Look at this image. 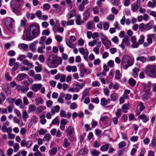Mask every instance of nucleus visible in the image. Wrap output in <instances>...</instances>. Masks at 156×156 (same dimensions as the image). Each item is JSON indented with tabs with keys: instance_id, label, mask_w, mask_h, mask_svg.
Segmentation results:
<instances>
[{
	"instance_id": "63",
	"label": "nucleus",
	"mask_w": 156,
	"mask_h": 156,
	"mask_svg": "<svg viewBox=\"0 0 156 156\" xmlns=\"http://www.w3.org/2000/svg\"><path fill=\"white\" fill-rule=\"evenodd\" d=\"M156 137H155L153 138V139L151 141V144H150L151 145V146L154 147H155V145L156 144Z\"/></svg>"
},
{
	"instance_id": "12",
	"label": "nucleus",
	"mask_w": 156,
	"mask_h": 156,
	"mask_svg": "<svg viewBox=\"0 0 156 156\" xmlns=\"http://www.w3.org/2000/svg\"><path fill=\"white\" fill-rule=\"evenodd\" d=\"M155 36V34H149L147 35V40L148 43L151 44L153 43L152 39L154 38Z\"/></svg>"
},
{
	"instance_id": "49",
	"label": "nucleus",
	"mask_w": 156,
	"mask_h": 156,
	"mask_svg": "<svg viewBox=\"0 0 156 156\" xmlns=\"http://www.w3.org/2000/svg\"><path fill=\"white\" fill-rule=\"evenodd\" d=\"M122 114V110L121 109H117V111L115 113V115L117 116V117L119 118L121 116Z\"/></svg>"
},
{
	"instance_id": "21",
	"label": "nucleus",
	"mask_w": 156,
	"mask_h": 156,
	"mask_svg": "<svg viewBox=\"0 0 156 156\" xmlns=\"http://www.w3.org/2000/svg\"><path fill=\"white\" fill-rule=\"evenodd\" d=\"M83 15L84 19L86 20H88L90 15V13L88 9H87L83 13Z\"/></svg>"
},
{
	"instance_id": "50",
	"label": "nucleus",
	"mask_w": 156,
	"mask_h": 156,
	"mask_svg": "<svg viewBox=\"0 0 156 156\" xmlns=\"http://www.w3.org/2000/svg\"><path fill=\"white\" fill-rule=\"evenodd\" d=\"M16 61L15 58H10L9 60V65L10 66H12L14 64Z\"/></svg>"
},
{
	"instance_id": "61",
	"label": "nucleus",
	"mask_w": 156,
	"mask_h": 156,
	"mask_svg": "<svg viewBox=\"0 0 156 156\" xmlns=\"http://www.w3.org/2000/svg\"><path fill=\"white\" fill-rule=\"evenodd\" d=\"M26 133V130L24 128H22L20 130V134L21 135L24 136L25 135Z\"/></svg>"
},
{
	"instance_id": "32",
	"label": "nucleus",
	"mask_w": 156,
	"mask_h": 156,
	"mask_svg": "<svg viewBox=\"0 0 156 156\" xmlns=\"http://www.w3.org/2000/svg\"><path fill=\"white\" fill-rule=\"evenodd\" d=\"M133 74H132L133 77L136 78L137 77L139 70L136 67L134 68L133 70Z\"/></svg>"
},
{
	"instance_id": "45",
	"label": "nucleus",
	"mask_w": 156,
	"mask_h": 156,
	"mask_svg": "<svg viewBox=\"0 0 156 156\" xmlns=\"http://www.w3.org/2000/svg\"><path fill=\"white\" fill-rule=\"evenodd\" d=\"M76 92H78L80 90L82 89L83 87V84H80L79 83H77L76 84Z\"/></svg>"
},
{
	"instance_id": "60",
	"label": "nucleus",
	"mask_w": 156,
	"mask_h": 156,
	"mask_svg": "<svg viewBox=\"0 0 156 156\" xmlns=\"http://www.w3.org/2000/svg\"><path fill=\"white\" fill-rule=\"evenodd\" d=\"M138 139V137L137 136H133L130 138V141L133 142L136 141Z\"/></svg>"
},
{
	"instance_id": "44",
	"label": "nucleus",
	"mask_w": 156,
	"mask_h": 156,
	"mask_svg": "<svg viewBox=\"0 0 156 156\" xmlns=\"http://www.w3.org/2000/svg\"><path fill=\"white\" fill-rule=\"evenodd\" d=\"M30 49L33 52H34L36 50V46L34 43H31L29 46Z\"/></svg>"
},
{
	"instance_id": "52",
	"label": "nucleus",
	"mask_w": 156,
	"mask_h": 156,
	"mask_svg": "<svg viewBox=\"0 0 156 156\" xmlns=\"http://www.w3.org/2000/svg\"><path fill=\"white\" fill-rule=\"evenodd\" d=\"M66 112L62 110H61L60 113V116L62 117H66Z\"/></svg>"
},
{
	"instance_id": "8",
	"label": "nucleus",
	"mask_w": 156,
	"mask_h": 156,
	"mask_svg": "<svg viewBox=\"0 0 156 156\" xmlns=\"http://www.w3.org/2000/svg\"><path fill=\"white\" fill-rule=\"evenodd\" d=\"M79 52L83 55L84 58L86 59L87 58L89 52L87 49H84L83 47L79 48Z\"/></svg>"
},
{
	"instance_id": "19",
	"label": "nucleus",
	"mask_w": 156,
	"mask_h": 156,
	"mask_svg": "<svg viewBox=\"0 0 156 156\" xmlns=\"http://www.w3.org/2000/svg\"><path fill=\"white\" fill-rule=\"evenodd\" d=\"M60 110V107L58 105H56L54 107H52L51 108V112L53 114L56 112H58Z\"/></svg>"
},
{
	"instance_id": "24",
	"label": "nucleus",
	"mask_w": 156,
	"mask_h": 156,
	"mask_svg": "<svg viewBox=\"0 0 156 156\" xmlns=\"http://www.w3.org/2000/svg\"><path fill=\"white\" fill-rule=\"evenodd\" d=\"M129 105L126 104L123 105L122 107V112L124 113L127 112V110L129 109Z\"/></svg>"
},
{
	"instance_id": "33",
	"label": "nucleus",
	"mask_w": 156,
	"mask_h": 156,
	"mask_svg": "<svg viewBox=\"0 0 156 156\" xmlns=\"http://www.w3.org/2000/svg\"><path fill=\"white\" fill-rule=\"evenodd\" d=\"M27 22L26 19L25 18H23L20 20V26L21 27H24L26 26V24Z\"/></svg>"
},
{
	"instance_id": "59",
	"label": "nucleus",
	"mask_w": 156,
	"mask_h": 156,
	"mask_svg": "<svg viewBox=\"0 0 156 156\" xmlns=\"http://www.w3.org/2000/svg\"><path fill=\"white\" fill-rule=\"evenodd\" d=\"M55 38L58 42H60L62 41L63 37L60 35H57L55 36Z\"/></svg>"
},
{
	"instance_id": "9",
	"label": "nucleus",
	"mask_w": 156,
	"mask_h": 156,
	"mask_svg": "<svg viewBox=\"0 0 156 156\" xmlns=\"http://www.w3.org/2000/svg\"><path fill=\"white\" fill-rule=\"evenodd\" d=\"M42 87V85L41 83L34 84L31 86V90L34 92H37Z\"/></svg>"
},
{
	"instance_id": "62",
	"label": "nucleus",
	"mask_w": 156,
	"mask_h": 156,
	"mask_svg": "<svg viewBox=\"0 0 156 156\" xmlns=\"http://www.w3.org/2000/svg\"><path fill=\"white\" fill-rule=\"evenodd\" d=\"M36 15L38 18L40 19L42 16V12L40 10L37 11L36 12Z\"/></svg>"
},
{
	"instance_id": "13",
	"label": "nucleus",
	"mask_w": 156,
	"mask_h": 156,
	"mask_svg": "<svg viewBox=\"0 0 156 156\" xmlns=\"http://www.w3.org/2000/svg\"><path fill=\"white\" fill-rule=\"evenodd\" d=\"M144 91L145 92H150L149 91L151 90V83L150 82H148V84H144Z\"/></svg>"
},
{
	"instance_id": "4",
	"label": "nucleus",
	"mask_w": 156,
	"mask_h": 156,
	"mask_svg": "<svg viewBox=\"0 0 156 156\" xmlns=\"http://www.w3.org/2000/svg\"><path fill=\"white\" fill-rule=\"evenodd\" d=\"M58 57L55 55H50L48 59L47 64L50 68L56 67L58 65L56 63Z\"/></svg>"
},
{
	"instance_id": "36",
	"label": "nucleus",
	"mask_w": 156,
	"mask_h": 156,
	"mask_svg": "<svg viewBox=\"0 0 156 156\" xmlns=\"http://www.w3.org/2000/svg\"><path fill=\"white\" fill-rule=\"evenodd\" d=\"M94 23V22L92 21H89L88 22L87 24V28L88 30H91L93 28V25Z\"/></svg>"
},
{
	"instance_id": "7",
	"label": "nucleus",
	"mask_w": 156,
	"mask_h": 156,
	"mask_svg": "<svg viewBox=\"0 0 156 156\" xmlns=\"http://www.w3.org/2000/svg\"><path fill=\"white\" fill-rule=\"evenodd\" d=\"M23 0H12L11 6L13 9H17L20 8L22 3Z\"/></svg>"
},
{
	"instance_id": "56",
	"label": "nucleus",
	"mask_w": 156,
	"mask_h": 156,
	"mask_svg": "<svg viewBox=\"0 0 156 156\" xmlns=\"http://www.w3.org/2000/svg\"><path fill=\"white\" fill-rule=\"evenodd\" d=\"M59 121L58 119L56 117L52 121V123L55 125H58L59 123Z\"/></svg>"
},
{
	"instance_id": "57",
	"label": "nucleus",
	"mask_w": 156,
	"mask_h": 156,
	"mask_svg": "<svg viewBox=\"0 0 156 156\" xmlns=\"http://www.w3.org/2000/svg\"><path fill=\"white\" fill-rule=\"evenodd\" d=\"M109 23L108 22H105L103 24V28L104 30H107L109 28Z\"/></svg>"
},
{
	"instance_id": "34",
	"label": "nucleus",
	"mask_w": 156,
	"mask_h": 156,
	"mask_svg": "<svg viewBox=\"0 0 156 156\" xmlns=\"http://www.w3.org/2000/svg\"><path fill=\"white\" fill-rule=\"evenodd\" d=\"M35 101H36V105L42 104L43 102V99L40 97L36 98Z\"/></svg>"
},
{
	"instance_id": "47",
	"label": "nucleus",
	"mask_w": 156,
	"mask_h": 156,
	"mask_svg": "<svg viewBox=\"0 0 156 156\" xmlns=\"http://www.w3.org/2000/svg\"><path fill=\"white\" fill-rule=\"evenodd\" d=\"M14 151L15 152H17L19 149V145L17 143H15L13 145Z\"/></svg>"
},
{
	"instance_id": "26",
	"label": "nucleus",
	"mask_w": 156,
	"mask_h": 156,
	"mask_svg": "<svg viewBox=\"0 0 156 156\" xmlns=\"http://www.w3.org/2000/svg\"><path fill=\"white\" fill-rule=\"evenodd\" d=\"M66 42L67 45L71 48H74L76 47V45L73 44L71 43L70 41L68 39H66Z\"/></svg>"
},
{
	"instance_id": "1",
	"label": "nucleus",
	"mask_w": 156,
	"mask_h": 156,
	"mask_svg": "<svg viewBox=\"0 0 156 156\" xmlns=\"http://www.w3.org/2000/svg\"><path fill=\"white\" fill-rule=\"evenodd\" d=\"M40 33L39 26L33 24L29 26L26 31V37L29 40H31L35 38Z\"/></svg>"
},
{
	"instance_id": "39",
	"label": "nucleus",
	"mask_w": 156,
	"mask_h": 156,
	"mask_svg": "<svg viewBox=\"0 0 156 156\" xmlns=\"http://www.w3.org/2000/svg\"><path fill=\"white\" fill-rule=\"evenodd\" d=\"M121 76L120 71L118 70H116L115 72V78L116 79H121Z\"/></svg>"
},
{
	"instance_id": "22",
	"label": "nucleus",
	"mask_w": 156,
	"mask_h": 156,
	"mask_svg": "<svg viewBox=\"0 0 156 156\" xmlns=\"http://www.w3.org/2000/svg\"><path fill=\"white\" fill-rule=\"evenodd\" d=\"M36 109V106L34 105H30L28 106V108L27 112L30 113L31 112H34Z\"/></svg>"
},
{
	"instance_id": "11",
	"label": "nucleus",
	"mask_w": 156,
	"mask_h": 156,
	"mask_svg": "<svg viewBox=\"0 0 156 156\" xmlns=\"http://www.w3.org/2000/svg\"><path fill=\"white\" fill-rule=\"evenodd\" d=\"M140 6V2L137 1L131 5V9L133 11H136L137 10Z\"/></svg>"
},
{
	"instance_id": "17",
	"label": "nucleus",
	"mask_w": 156,
	"mask_h": 156,
	"mask_svg": "<svg viewBox=\"0 0 156 156\" xmlns=\"http://www.w3.org/2000/svg\"><path fill=\"white\" fill-rule=\"evenodd\" d=\"M153 22L150 21L145 25L144 27V29L147 31L150 30L153 28Z\"/></svg>"
},
{
	"instance_id": "3",
	"label": "nucleus",
	"mask_w": 156,
	"mask_h": 156,
	"mask_svg": "<svg viewBox=\"0 0 156 156\" xmlns=\"http://www.w3.org/2000/svg\"><path fill=\"white\" fill-rule=\"evenodd\" d=\"M145 73L148 76L154 78H156V65H147L145 69Z\"/></svg>"
},
{
	"instance_id": "35",
	"label": "nucleus",
	"mask_w": 156,
	"mask_h": 156,
	"mask_svg": "<svg viewBox=\"0 0 156 156\" xmlns=\"http://www.w3.org/2000/svg\"><path fill=\"white\" fill-rule=\"evenodd\" d=\"M109 101L105 98H103L101 99V104L102 106H105L107 105Z\"/></svg>"
},
{
	"instance_id": "37",
	"label": "nucleus",
	"mask_w": 156,
	"mask_h": 156,
	"mask_svg": "<svg viewBox=\"0 0 156 156\" xmlns=\"http://www.w3.org/2000/svg\"><path fill=\"white\" fill-rule=\"evenodd\" d=\"M88 152V149L86 148H85L84 149H81L80 150L78 153L79 154L83 155L84 154H87Z\"/></svg>"
},
{
	"instance_id": "42",
	"label": "nucleus",
	"mask_w": 156,
	"mask_h": 156,
	"mask_svg": "<svg viewBox=\"0 0 156 156\" xmlns=\"http://www.w3.org/2000/svg\"><path fill=\"white\" fill-rule=\"evenodd\" d=\"M145 38V37L144 35H141L140 36V39L138 41V43L140 44H143L144 43Z\"/></svg>"
},
{
	"instance_id": "40",
	"label": "nucleus",
	"mask_w": 156,
	"mask_h": 156,
	"mask_svg": "<svg viewBox=\"0 0 156 156\" xmlns=\"http://www.w3.org/2000/svg\"><path fill=\"white\" fill-rule=\"evenodd\" d=\"M100 154L99 151L95 149L92 150L91 151V154L93 156H98Z\"/></svg>"
},
{
	"instance_id": "58",
	"label": "nucleus",
	"mask_w": 156,
	"mask_h": 156,
	"mask_svg": "<svg viewBox=\"0 0 156 156\" xmlns=\"http://www.w3.org/2000/svg\"><path fill=\"white\" fill-rule=\"evenodd\" d=\"M89 92V89H86V90L84 91L83 93L82 96V98H83L84 97L86 96L87 94Z\"/></svg>"
},
{
	"instance_id": "25",
	"label": "nucleus",
	"mask_w": 156,
	"mask_h": 156,
	"mask_svg": "<svg viewBox=\"0 0 156 156\" xmlns=\"http://www.w3.org/2000/svg\"><path fill=\"white\" fill-rule=\"evenodd\" d=\"M109 144H106L103 145L100 148V150L101 151L104 152L106 151L108 149Z\"/></svg>"
},
{
	"instance_id": "2",
	"label": "nucleus",
	"mask_w": 156,
	"mask_h": 156,
	"mask_svg": "<svg viewBox=\"0 0 156 156\" xmlns=\"http://www.w3.org/2000/svg\"><path fill=\"white\" fill-rule=\"evenodd\" d=\"M134 62L133 59L130 56L127 55H124L122 59L121 68L127 69L128 67L133 65Z\"/></svg>"
},
{
	"instance_id": "51",
	"label": "nucleus",
	"mask_w": 156,
	"mask_h": 156,
	"mask_svg": "<svg viewBox=\"0 0 156 156\" xmlns=\"http://www.w3.org/2000/svg\"><path fill=\"white\" fill-rule=\"evenodd\" d=\"M50 34V32L48 29H47L46 30L43 31L42 34L48 36Z\"/></svg>"
},
{
	"instance_id": "31",
	"label": "nucleus",
	"mask_w": 156,
	"mask_h": 156,
	"mask_svg": "<svg viewBox=\"0 0 156 156\" xmlns=\"http://www.w3.org/2000/svg\"><path fill=\"white\" fill-rule=\"evenodd\" d=\"M128 82L130 86L132 87L134 86L136 83V81L133 78L129 79Z\"/></svg>"
},
{
	"instance_id": "5",
	"label": "nucleus",
	"mask_w": 156,
	"mask_h": 156,
	"mask_svg": "<svg viewBox=\"0 0 156 156\" xmlns=\"http://www.w3.org/2000/svg\"><path fill=\"white\" fill-rule=\"evenodd\" d=\"M14 20L12 18H8L5 19V24L7 29L11 32H12L14 30L13 24L14 22Z\"/></svg>"
},
{
	"instance_id": "20",
	"label": "nucleus",
	"mask_w": 156,
	"mask_h": 156,
	"mask_svg": "<svg viewBox=\"0 0 156 156\" xmlns=\"http://www.w3.org/2000/svg\"><path fill=\"white\" fill-rule=\"evenodd\" d=\"M109 120V118L107 116H101L100 122L106 124Z\"/></svg>"
},
{
	"instance_id": "16",
	"label": "nucleus",
	"mask_w": 156,
	"mask_h": 156,
	"mask_svg": "<svg viewBox=\"0 0 156 156\" xmlns=\"http://www.w3.org/2000/svg\"><path fill=\"white\" fill-rule=\"evenodd\" d=\"M70 143L67 138H65L62 142V146L65 148H66L70 146Z\"/></svg>"
},
{
	"instance_id": "38",
	"label": "nucleus",
	"mask_w": 156,
	"mask_h": 156,
	"mask_svg": "<svg viewBox=\"0 0 156 156\" xmlns=\"http://www.w3.org/2000/svg\"><path fill=\"white\" fill-rule=\"evenodd\" d=\"M45 46L44 44H42L41 47H38L37 49V52L40 53H44L43 49L45 48Z\"/></svg>"
},
{
	"instance_id": "43",
	"label": "nucleus",
	"mask_w": 156,
	"mask_h": 156,
	"mask_svg": "<svg viewBox=\"0 0 156 156\" xmlns=\"http://www.w3.org/2000/svg\"><path fill=\"white\" fill-rule=\"evenodd\" d=\"M137 61H140L143 63L145 62L146 60L144 56L138 57L136 58Z\"/></svg>"
},
{
	"instance_id": "41",
	"label": "nucleus",
	"mask_w": 156,
	"mask_h": 156,
	"mask_svg": "<svg viewBox=\"0 0 156 156\" xmlns=\"http://www.w3.org/2000/svg\"><path fill=\"white\" fill-rule=\"evenodd\" d=\"M28 115L26 110H25L22 112V118L24 121H25L26 119L28 118Z\"/></svg>"
},
{
	"instance_id": "27",
	"label": "nucleus",
	"mask_w": 156,
	"mask_h": 156,
	"mask_svg": "<svg viewBox=\"0 0 156 156\" xmlns=\"http://www.w3.org/2000/svg\"><path fill=\"white\" fill-rule=\"evenodd\" d=\"M111 98L112 101H116L118 98V94L116 93L113 92L111 94Z\"/></svg>"
},
{
	"instance_id": "14",
	"label": "nucleus",
	"mask_w": 156,
	"mask_h": 156,
	"mask_svg": "<svg viewBox=\"0 0 156 156\" xmlns=\"http://www.w3.org/2000/svg\"><path fill=\"white\" fill-rule=\"evenodd\" d=\"M76 12L73 10H72L68 12L66 15V18L67 20H69L73 17L75 16L76 15Z\"/></svg>"
},
{
	"instance_id": "6",
	"label": "nucleus",
	"mask_w": 156,
	"mask_h": 156,
	"mask_svg": "<svg viewBox=\"0 0 156 156\" xmlns=\"http://www.w3.org/2000/svg\"><path fill=\"white\" fill-rule=\"evenodd\" d=\"M101 38V40L103 44L105 46V48L108 49L111 46V43L110 41H109L107 37L102 33L100 34Z\"/></svg>"
},
{
	"instance_id": "30",
	"label": "nucleus",
	"mask_w": 156,
	"mask_h": 156,
	"mask_svg": "<svg viewBox=\"0 0 156 156\" xmlns=\"http://www.w3.org/2000/svg\"><path fill=\"white\" fill-rule=\"evenodd\" d=\"M76 22L77 25H80L83 23L82 21L81 20V16L80 15H78L76 17Z\"/></svg>"
},
{
	"instance_id": "64",
	"label": "nucleus",
	"mask_w": 156,
	"mask_h": 156,
	"mask_svg": "<svg viewBox=\"0 0 156 156\" xmlns=\"http://www.w3.org/2000/svg\"><path fill=\"white\" fill-rule=\"evenodd\" d=\"M26 58V56L24 55H22L19 56L17 59L20 61H22Z\"/></svg>"
},
{
	"instance_id": "23",
	"label": "nucleus",
	"mask_w": 156,
	"mask_h": 156,
	"mask_svg": "<svg viewBox=\"0 0 156 156\" xmlns=\"http://www.w3.org/2000/svg\"><path fill=\"white\" fill-rule=\"evenodd\" d=\"M122 43L125 44L127 46L129 45L130 44L129 41V37L127 36H125L122 39Z\"/></svg>"
},
{
	"instance_id": "28",
	"label": "nucleus",
	"mask_w": 156,
	"mask_h": 156,
	"mask_svg": "<svg viewBox=\"0 0 156 156\" xmlns=\"http://www.w3.org/2000/svg\"><path fill=\"white\" fill-rule=\"evenodd\" d=\"M27 75L24 73H22L18 75L17 77V79L19 81L23 80L25 77H27Z\"/></svg>"
},
{
	"instance_id": "18",
	"label": "nucleus",
	"mask_w": 156,
	"mask_h": 156,
	"mask_svg": "<svg viewBox=\"0 0 156 156\" xmlns=\"http://www.w3.org/2000/svg\"><path fill=\"white\" fill-rule=\"evenodd\" d=\"M18 47L20 49H22L25 51H27L28 49V45L23 43L19 44Z\"/></svg>"
},
{
	"instance_id": "10",
	"label": "nucleus",
	"mask_w": 156,
	"mask_h": 156,
	"mask_svg": "<svg viewBox=\"0 0 156 156\" xmlns=\"http://www.w3.org/2000/svg\"><path fill=\"white\" fill-rule=\"evenodd\" d=\"M74 131V127L72 126H69L67 128V131L66 130L65 132L67 133V136L69 140H71V139L69 137V136L71 137V135L72 134Z\"/></svg>"
},
{
	"instance_id": "46",
	"label": "nucleus",
	"mask_w": 156,
	"mask_h": 156,
	"mask_svg": "<svg viewBox=\"0 0 156 156\" xmlns=\"http://www.w3.org/2000/svg\"><path fill=\"white\" fill-rule=\"evenodd\" d=\"M51 138V136L49 133H47L46 134L44 137L43 140L44 141H48Z\"/></svg>"
},
{
	"instance_id": "29",
	"label": "nucleus",
	"mask_w": 156,
	"mask_h": 156,
	"mask_svg": "<svg viewBox=\"0 0 156 156\" xmlns=\"http://www.w3.org/2000/svg\"><path fill=\"white\" fill-rule=\"evenodd\" d=\"M151 95V93L150 92H145V93L142 95V99L144 100L148 99Z\"/></svg>"
},
{
	"instance_id": "54",
	"label": "nucleus",
	"mask_w": 156,
	"mask_h": 156,
	"mask_svg": "<svg viewBox=\"0 0 156 156\" xmlns=\"http://www.w3.org/2000/svg\"><path fill=\"white\" fill-rule=\"evenodd\" d=\"M120 0H111V2L113 5L118 6L119 5Z\"/></svg>"
},
{
	"instance_id": "15",
	"label": "nucleus",
	"mask_w": 156,
	"mask_h": 156,
	"mask_svg": "<svg viewBox=\"0 0 156 156\" xmlns=\"http://www.w3.org/2000/svg\"><path fill=\"white\" fill-rule=\"evenodd\" d=\"M46 107L45 106H41L37 108L35 112L37 114L40 113L46 110Z\"/></svg>"
},
{
	"instance_id": "55",
	"label": "nucleus",
	"mask_w": 156,
	"mask_h": 156,
	"mask_svg": "<svg viewBox=\"0 0 156 156\" xmlns=\"http://www.w3.org/2000/svg\"><path fill=\"white\" fill-rule=\"evenodd\" d=\"M46 37L45 36H42L40 39L39 44H44V42L46 39Z\"/></svg>"
},
{
	"instance_id": "48",
	"label": "nucleus",
	"mask_w": 156,
	"mask_h": 156,
	"mask_svg": "<svg viewBox=\"0 0 156 156\" xmlns=\"http://www.w3.org/2000/svg\"><path fill=\"white\" fill-rule=\"evenodd\" d=\"M29 89V88L28 87H25L23 86H22V88L21 91L23 93H25Z\"/></svg>"
},
{
	"instance_id": "53",
	"label": "nucleus",
	"mask_w": 156,
	"mask_h": 156,
	"mask_svg": "<svg viewBox=\"0 0 156 156\" xmlns=\"http://www.w3.org/2000/svg\"><path fill=\"white\" fill-rule=\"evenodd\" d=\"M155 59V57L154 56H149L147 57V60L148 62L153 61Z\"/></svg>"
}]
</instances>
